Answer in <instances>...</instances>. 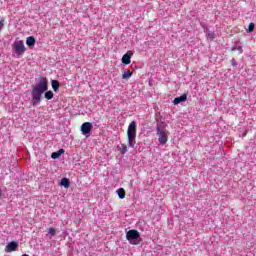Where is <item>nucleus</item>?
<instances>
[{
  "label": "nucleus",
  "mask_w": 256,
  "mask_h": 256,
  "mask_svg": "<svg viewBox=\"0 0 256 256\" xmlns=\"http://www.w3.org/2000/svg\"><path fill=\"white\" fill-rule=\"evenodd\" d=\"M140 237L141 234L135 229L129 230L126 233V239L129 241L130 245H139V243H141V241H139Z\"/></svg>",
  "instance_id": "obj_4"
},
{
  "label": "nucleus",
  "mask_w": 256,
  "mask_h": 256,
  "mask_svg": "<svg viewBox=\"0 0 256 256\" xmlns=\"http://www.w3.org/2000/svg\"><path fill=\"white\" fill-rule=\"evenodd\" d=\"M5 27V20H0V31Z\"/></svg>",
  "instance_id": "obj_21"
},
{
  "label": "nucleus",
  "mask_w": 256,
  "mask_h": 256,
  "mask_svg": "<svg viewBox=\"0 0 256 256\" xmlns=\"http://www.w3.org/2000/svg\"><path fill=\"white\" fill-rule=\"evenodd\" d=\"M156 135H158V142L160 145H167V141L169 139V136H167V132L164 130H161V126L159 124L156 125Z\"/></svg>",
  "instance_id": "obj_5"
},
{
  "label": "nucleus",
  "mask_w": 256,
  "mask_h": 256,
  "mask_svg": "<svg viewBox=\"0 0 256 256\" xmlns=\"http://www.w3.org/2000/svg\"><path fill=\"white\" fill-rule=\"evenodd\" d=\"M253 31H255V23L251 22L248 25L247 33H253Z\"/></svg>",
  "instance_id": "obj_18"
},
{
  "label": "nucleus",
  "mask_w": 256,
  "mask_h": 256,
  "mask_svg": "<svg viewBox=\"0 0 256 256\" xmlns=\"http://www.w3.org/2000/svg\"><path fill=\"white\" fill-rule=\"evenodd\" d=\"M128 146L132 149L135 147V139L137 138V122L132 121L127 129Z\"/></svg>",
  "instance_id": "obj_2"
},
{
  "label": "nucleus",
  "mask_w": 256,
  "mask_h": 256,
  "mask_svg": "<svg viewBox=\"0 0 256 256\" xmlns=\"http://www.w3.org/2000/svg\"><path fill=\"white\" fill-rule=\"evenodd\" d=\"M57 233V230L55 228H50L48 231V234L51 235V237L55 236Z\"/></svg>",
  "instance_id": "obj_20"
},
{
  "label": "nucleus",
  "mask_w": 256,
  "mask_h": 256,
  "mask_svg": "<svg viewBox=\"0 0 256 256\" xmlns=\"http://www.w3.org/2000/svg\"><path fill=\"white\" fill-rule=\"evenodd\" d=\"M162 125H165V122H161Z\"/></svg>",
  "instance_id": "obj_23"
},
{
  "label": "nucleus",
  "mask_w": 256,
  "mask_h": 256,
  "mask_svg": "<svg viewBox=\"0 0 256 256\" xmlns=\"http://www.w3.org/2000/svg\"><path fill=\"white\" fill-rule=\"evenodd\" d=\"M133 76V72H130L129 70H126L123 74H122V79H131V77Z\"/></svg>",
  "instance_id": "obj_15"
},
{
  "label": "nucleus",
  "mask_w": 256,
  "mask_h": 256,
  "mask_svg": "<svg viewBox=\"0 0 256 256\" xmlns=\"http://www.w3.org/2000/svg\"><path fill=\"white\" fill-rule=\"evenodd\" d=\"M17 247H19V244L17 242H10L6 247H5V252L6 253H11L12 251H16Z\"/></svg>",
  "instance_id": "obj_8"
},
{
  "label": "nucleus",
  "mask_w": 256,
  "mask_h": 256,
  "mask_svg": "<svg viewBox=\"0 0 256 256\" xmlns=\"http://www.w3.org/2000/svg\"><path fill=\"white\" fill-rule=\"evenodd\" d=\"M118 151H120L122 155H125V153H127V145L121 144V146H118Z\"/></svg>",
  "instance_id": "obj_16"
},
{
  "label": "nucleus",
  "mask_w": 256,
  "mask_h": 256,
  "mask_svg": "<svg viewBox=\"0 0 256 256\" xmlns=\"http://www.w3.org/2000/svg\"><path fill=\"white\" fill-rule=\"evenodd\" d=\"M35 43H37V40L33 36H28L26 38V45L29 49H33L35 47Z\"/></svg>",
  "instance_id": "obj_10"
},
{
  "label": "nucleus",
  "mask_w": 256,
  "mask_h": 256,
  "mask_svg": "<svg viewBox=\"0 0 256 256\" xmlns=\"http://www.w3.org/2000/svg\"><path fill=\"white\" fill-rule=\"evenodd\" d=\"M185 101H187V93H184L181 96L174 98L173 104L179 105V103H185Z\"/></svg>",
  "instance_id": "obj_9"
},
{
  "label": "nucleus",
  "mask_w": 256,
  "mask_h": 256,
  "mask_svg": "<svg viewBox=\"0 0 256 256\" xmlns=\"http://www.w3.org/2000/svg\"><path fill=\"white\" fill-rule=\"evenodd\" d=\"M206 37H207V39H211V41H213V39H215V32L214 31H207Z\"/></svg>",
  "instance_id": "obj_17"
},
{
  "label": "nucleus",
  "mask_w": 256,
  "mask_h": 256,
  "mask_svg": "<svg viewBox=\"0 0 256 256\" xmlns=\"http://www.w3.org/2000/svg\"><path fill=\"white\" fill-rule=\"evenodd\" d=\"M31 87L32 107H37V105L41 104V101H43V95L44 99L47 101H51V99L55 97L53 91L49 90V81L47 80V77H40L39 81Z\"/></svg>",
  "instance_id": "obj_1"
},
{
  "label": "nucleus",
  "mask_w": 256,
  "mask_h": 256,
  "mask_svg": "<svg viewBox=\"0 0 256 256\" xmlns=\"http://www.w3.org/2000/svg\"><path fill=\"white\" fill-rule=\"evenodd\" d=\"M64 154H65V149L60 148L58 151L51 153V159H61V155H64Z\"/></svg>",
  "instance_id": "obj_12"
},
{
  "label": "nucleus",
  "mask_w": 256,
  "mask_h": 256,
  "mask_svg": "<svg viewBox=\"0 0 256 256\" xmlns=\"http://www.w3.org/2000/svg\"><path fill=\"white\" fill-rule=\"evenodd\" d=\"M22 256H28L27 254H23Z\"/></svg>",
  "instance_id": "obj_24"
},
{
  "label": "nucleus",
  "mask_w": 256,
  "mask_h": 256,
  "mask_svg": "<svg viewBox=\"0 0 256 256\" xmlns=\"http://www.w3.org/2000/svg\"><path fill=\"white\" fill-rule=\"evenodd\" d=\"M231 65L232 67H237V61H235V58H232Z\"/></svg>",
  "instance_id": "obj_22"
},
{
  "label": "nucleus",
  "mask_w": 256,
  "mask_h": 256,
  "mask_svg": "<svg viewBox=\"0 0 256 256\" xmlns=\"http://www.w3.org/2000/svg\"><path fill=\"white\" fill-rule=\"evenodd\" d=\"M232 52L238 51V53L241 55V53H243V47L242 46H235L233 48H231Z\"/></svg>",
  "instance_id": "obj_19"
},
{
  "label": "nucleus",
  "mask_w": 256,
  "mask_h": 256,
  "mask_svg": "<svg viewBox=\"0 0 256 256\" xmlns=\"http://www.w3.org/2000/svg\"><path fill=\"white\" fill-rule=\"evenodd\" d=\"M12 49L17 57H23V55H25V52L27 51V47H25V43L23 42V40H16L12 44Z\"/></svg>",
  "instance_id": "obj_3"
},
{
  "label": "nucleus",
  "mask_w": 256,
  "mask_h": 256,
  "mask_svg": "<svg viewBox=\"0 0 256 256\" xmlns=\"http://www.w3.org/2000/svg\"><path fill=\"white\" fill-rule=\"evenodd\" d=\"M50 83H51L54 93H57L59 91V87H60L59 82L55 79H52Z\"/></svg>",
  "instance_id": "obj_13"
},
{
  "label": "nucleus",
  "mask_w": 256,
  "mask_h": 256,
  "mask_svg": "<svg viewBox=\"0 0 256 256\" xmlns=\"http://www.w3.org/2000/svg\"><path fill=\"white\" fill-rule=\"evenodd\" d=\"M132 57H133V51H127V53H125L122 56V64L123 65H130Z\"/></svg>",
  "instance_id": "obj_7"
},
{
  "label": "nucleus",
  "mask_w": 256,
  "mask_h": 256,
  "mask_svg": "<svg viewBox=\"0 0 256 256\" xmlns=\"http://www.w3.org/2000/svg\"><path fill=\"white\" fill-rule=\"evenodd\" d=\"M59 185L60 187H64V189H69V187H71V180H69L67 177H64L60 180Z\"/></svg>",
  "instance_id": "obj_11"
},
{
  "label": "nucleus",
  "mask_w": 256,
  "mask_h": 256,
  "mask_svg": "<svg viewBox=\"0 0 256 256\" xmlns=\"http://www.w3.org/2000/svg\"><path fill=\"white\" fill-rule=\"evenodd\" d=\"M80 131L84 137L89 138L91 137V132L93 131V123L91 122H84L81 127Z\"/></svg>",
  "instance_id": "obj_6"
},
{
  "label": "nucleus",
  "mask_w": 256,
  "mask_h": 256,
  "mask_svg": "<svg viewBox=\"0 0 256 256\" xmlns=\"http://www.w3.org/2000/svg\"><path fill=\"white\" fill-rule=\"evenodd\" d=\"M116 193H117L119 199H125V195H127L124 188L117 189Z\"/></svg>",
  "instance_id": "obj_14"
}]
</instances>
